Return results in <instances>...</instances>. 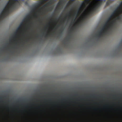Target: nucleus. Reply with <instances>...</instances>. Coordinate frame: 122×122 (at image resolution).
<instances>
[{
    "mask_svg": "<svg viewBox=\"0 0 122 122\" xmlns=\"http://www.w3.org/2000/svg\"><path fill=\"white\" fill-rule=\"evenodd\" d=\"M26 41H27V40H26Z\"/></svg>",
    "mask_w": 122,
    "mask_h": 122,
    "instance_id": "b1692460",
    "label": "nucleus"
},
{
    "mask_svg": "<svg viewBox=\"0 0 122 122\" xmlns=\"http://www.w3.org/2000/svg\"><path fill=\"white\" fill-rule=\"evenodd\" d=\"M2 99V98L1 97H0V99Z\"/></svg>",
    "mask_w": 122,
    "mask_h": 122,
    "instance_id": "aec40b11",
    "label": "nucleus"
},
{
    "mask_svg": "<svg viewBox=\"0 0 122 122\" xmlns=\"http://www.w3.org/2000/svg\"><path fill=\"white\" fill-rule=\"evenodd\" d=\"M112 1L113 0H107V1L106 2L105 6H107L109 5L110 4Z\"/></svg>",
    "mask_w": 122,
    "mask_h": 122,
    "instance_id": "9b49d317",
    "label": "nucleus"
},
{
    "mask_svg": "<svg viewBox=\"0 0 122 122\" xmlns=\"http://www.w3.org/2000/svg\"><path fill=\"white\" fill-rule=\"evenodd\" d=\"M46 5H45L44 6H46Z\"/></svg>",
    "mask_w": 122,
    "mask_h": 122,
    "instance_id": "4be33fe9",
    "label": "nucleus"
},
{
    "mask_svg": "<svg viewBox=\"0 0 122 122\" xmlns=\"http://www.w3.org/2000/svg\"><path fill=\"white\" fill-rule=\"evenodd\" d=\"M41 1H47V0H41Z\"/></svg>",
    "mask_w": 122,
    "mask_h": 122,
    "instance_id": "f3484780",
    "label": "nucleus"
},
{
    "mask_svg": "<svg viewBox=\"0 0 122 122\" xmlns=\"http://www.w3.org/2000/svg\"><path fill=\"white\" fill-rule=\"evenodd\" d=\"M113 19L109 24L106 27L107 30H105L104 31V32L107 31V30H111L112 29L116 24V20L115 18H113Z\"/></svg>",
    "mask_w": 122,
    "mask_h": 122,
    "instance_id": "7ed1b4c3",
    "label": "nucleus"
},
{
    "mask_svg": "<svg viewBox=\"0 0 122 122\" xmlns=\"http://www.w3.org/2000/svg\"><path fill=\"white\" fill-rule=\"evenodd\" d=\"M83 4H81L80 8L79 9V10H80V8L81 7H83Z\"/></svg>",
    "mask_w": 122,
    "mask_h": 122,
    "instance_id": "4468645a",
    "label": "nucleus"
},
{
    "mask_svg": "<svg viewBox=\"0 0 122 122\" xmlns=\"http://www.w3.org/2000/svg\"><path fill=\"white\" fill-rule=\"evenodd\" d=\"M20 30V28L19 27H18L17 28L15 32H14V34L13 35V38H15V37H16L17 36L16 34H17V33L18 32V31Z\"/></svg>",
    "mask_w": 122,
    "mask_h": 122,
    "instance_id": "1a4fd4ad",
    "label": "nucleus"
},
{
    "mask_svg": "<svg viewBox=\"0 0 122 122\" xmlns=\"http://www.w3.org/2000/svg\"><path fill=\"white\" fill-rule=\"evenodd\" d=\"M79 12V11H78V13Z\"/></svg>",
    "mask_w": 122,
    "mask_h": 122,
    "instance_id": "5701e85b",
    "label": "nucleus"
},
{
    "mask_svg": "<svg viewBox=\"0 0 122 122\" xmlns=\"http://www.w3.org/2000/svg\"><path fill=\"white\" fill-rule=\"evenodd\" d=\"M85 1H94L92 5L91 6L89 9L90 13H92L95 12L101 6L102 4L103 1L105 0H84Z\"/></svg>",
    "mask_w": 122,
    "mask_h": 122,
    "instance_id": "f03ea898",
    "label": "nucleus"
},
{
    "mask_svg": "<svg viewBox=\"0 0 122 122\" xmlns=\"http://www.w3.org/2000/svg\"><path fill=\"white\" fill-rule=\"evenodd\" d=\"M8 48L7 49V50H8Z\"/></svg>",
    "mask_w": 122,
    "mask_h": 122,
    "instance_id": "bb28decb",
    "label": "nucleus"
},
{
    "mask_svg": "<svg viewBox=\"0 0 122 122\" xmlns=\"http://www.w3.org/2000/svg\"><path fill=\"white\" fill-rule=\"evenodd\" d=\"M57 51L58 53H62V50L59 47H58L57 48Z\"/></svg>",
    "mask_w": 122,
    "mask_h": 122,
    "instance_id": "9d476101",
    "label": "nucleus"
},
{
    "mask_svg": "<svg viewBox=\"0 0 122 122\" xmlns=\"http://www.w3.org/2000/svg\"><path fill=\"white\" fill-rule=\"evenodd\" d=\"M68 15L69 16V18L70 19V18H71V15H70V13H69V14H68Z\"/></svg>",
    "mask_w": 122,
    "mask_h": 122,
    "instance_id": "2eb2a0df",
    "label": "nucleus"
},
{
    "mask_svg": "<svg viewBox=\"0 0 122 122\" xmlns=\"http://www.w3.org/2000/svg\"><path fill=\"white\" fill-rule=\"evenodd\" d=\"M20 0H8L6 5L0 16V19H2L10 13L18 8L21 5Z\"/></svg>",
    "mask_w": 122,
    "mask_h": 122,
    "instance_id": "f257e3e1",
    "label": "nucleus"
},
{
    "mask_svg": "<svg viewBox=\"0 0 122 122\" xmlns=\"http://www.w3.org/2000/svg\"><path fill=\"white\" fill-rule=\"evenodd\" d=\"M61 32H60V33H61L62 32V31H61Z\"/></svg>",
    "mask_w": 122,
    "mask_h": 122,
    "instance_id": "a211bd4d",
    "label": "nucleus"
},
{
    "mask_svg": "<svg viewBox=\"0 0 122 122\" xmlns=\"http://www.w3.org/2000/svg\"><path fill=\"white\" fill-rule=\"evenodd\" d=\"M114 17V16L112 15H111L110 17L108 19L107 21L104 25V27H107L109 24L110 23V22H111L110 21L112 19V18H113V19L114 18H113Z\"/></svg>",
    "mask_w": 122,
    "mask_h": 122,
    "instance_id": "39448f33",
    "label": "nucleus"
},
{
    "mask_svg": "<svg viewBox=\"0 0 122 122\" xmlns=\"http://www.w3.org/2000/svg\"><path fill=\"white\" fill-rule=\"evenodd\" d=\"M70 1H74L75 0H69Z\"/></svg>",
    "mask_w": 122,
    "mask_h": 122,
    "instance_id": "6ab92c4d",
    "label": "nucleus"
},
{
    "mask_svg": "<svg viewBox=\"0 0 122 122\" xmlns=\"http://www.w3.org/2000/svg\"><path fill=\"white\" fill-rule=\"evenodd\" d=\"M50 1H52V0H50Z\"/></svg>",
    "mask_w": 122,
    "mask_h": 122,
    "instance_id": "c85d7f7f",
    "label": "nucleus"
},
{
    "mask_svg": "<svg viewBox=\"0 0 122 122\" xmlns=\"http://www.w3.org/2000/svg\"><path fill=\"white\" fill-rule=\"evenodd\" d=\"M49 35V34H46L45 35V36H46V37H47Z\"/></svg>",
    "mask_w": 122,
    "mask_h": 122,
    "instance_id": "dca6fc26",
    "label": "nucleus"
},
{
    "mask_svg": "<svg viewBox=\"0 0 122 122\" xmlns=\"http://www.w3.org/2000/svg\"><path fill=\"white\" fill-rule=\"evenodd\" d=\"M113 18H115L117 20H118L120 21L122 20V15L119 14L117 16H115Z\"/></svg>",
    "mask_w": 122,
    "mask_h": 122,
    "instance_id": "423d86ee",
    "label": "nucleus"
},
{
    "mask_svg": "<svg viewBox=\"0 0 122 122\" xmlns=\"http://www.w3.org/2000/svg\"><path fill=\"white\" fill-rule=\"evenodd\" d=\"M31 18V16L30 15H27L26 17L24 18L23 20L22 21L23 22L25 21H28L29 20V19Z\"/></svg>",
    "mask_w": 122,
    "mask_h": 122,
    "instance_id": "0eeeda50",
    "label": "nucleus"
},
{
    "mask_svg": "<svg viewBox=\"0 0 122 122\" xmlns=\"http://www.w3.org/2000/svg\"><path fill=\"white\" fill-rule=\"evenodd\" d=\"M10 41H11V40H10Z\"/></svg>",
    "mask_w": 122,
    "mask_h": 122,
    "instance_id": "393cba45",
    "label": "nucleus"
},
{
    "mask_svg": "<svg viewBox=\"0 0 122 122\" xmlns=\"http://www.w3.org/2000/svg\"><path fill=\"white\" fill-rule=\"evenodd\" d=\"M35 16H37V15H36V14H35Z\"/></svg>",
    "mask_w": 122,
    "mask_h": 122,
    "instance_id": "412c9836",
    "label": "nucleus"
},
{
    "mask_svg": "<svg viewBox=\"0 0 122 122\" xmlns=\"http://www.w3.org/2000/svg\"><path fill=\"white\" fill-rule=\"evenodd\" d=\"M61 1H62V0H61Z\"/></svg>",
    "mask_w": 122,
    "mask_h": 122,
    "instance_id": "c756f323",
    "label": "nucleus"
},
{
    "mask_svg": "<svg viewBox=\"0 0 122 122\" xmlns=\"http://www.w3.org/2000/svg\"><path fill=\"white\" fill-rule=\"evenodd\" d=\"M34 9H37V7H38V5H35L34 6Z\"/></svg>",
    "mask_w": 122,
    "mask_h": 122,
    "instance_id": "ddd939ff",
    "label": "nucleus"
},
{
    "mask_svg": "<svg viewBox=\"0 0 122 122\" xmlns=\"http://www.w3.org/2000/svg\"><path fill=\"white\" fill-rule=\"evenodd\" d=\"M121 14L115 10L112 13V15L114 16H117V15H118L119 14Z\"/></svg>",
    "mask_w": 122,
    "mask_h": 122,
    "instance_id": "6e6552de",
    "label": "nucleus"
},
{
    "mask_svg": "<svg viewBox=\"0 0 122 122\" xmlns=\"http://www.w3.org/2000/svg\"><path fill=\"white\" fill-rule=\"evenodd\" d=\"M17 42H16V44H17Z\"/></svg>",
    "mask_w": 122,
    "mask_h": 122,
    "instance_id": "a878e982",
    "label": "nucleus"
},
{
    "mask_svg": "<svg viewBox=\"0 0 122 122\" xmlns=\"http://www.w3.org/2000/svg\"><path fill=\"white\" fill-rule=\"evenodd\" d=\"M107 28L106 27H104L103 26V28L99 31L98 34L96 35V36L98 37L99 38H100L101 37L106 34L108 32L109 30H107V31L104 32V31L105 30H107Z\"/></svg>",
    "mask_w": 122,
    "mask_h": 122,
    "instance_id": "20e7f679",
    "label": "nucleus"
},
{
    "mask_svg": "<svg viewBox=\"0 0 122 122\" xmlns=\"http://www.w3.org/2000/svg\"><path fill=\"white\" fill-rule=\"evenodd\" d=\"M23 23V22H21L20 25L18 27H19L20 29L22 27V26H23L24 25Z\"/></svg>",
    "mask_w": 122,
    "mask_h": 122,
    "instance_id": "f8f14e48",
    "label": "nucleus"
},
{
    "mask_svg": "<svg viewBox=\"0 0 122 122\" xmlns=\"http://www.w3.org/2000/svg\"><path fill=\"white\" fill-rule=\"evenodd\" d=\"M59 26V25H58V26Z\"/></svg>",
    "mask_w": 122,
    "mask_h": 122,
    "instance_id": "cd10ccee",
    "label": "nucleus"
}]
</instances>
